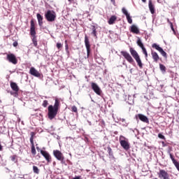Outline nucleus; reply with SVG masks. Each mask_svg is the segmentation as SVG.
I'll use <instances>...</instances> for the list:
<instances>
[{"instance_id": "nucleus-9", "label": "nucleus", "mask_w": 179, "mask_h": 179, "mask_svg": "<svg viewBox=\"0 0 179 179\" xmlns=\"http://www.w3.org/2000/svg\"><path fill=\"white\" fill-rule=\"evenodd\" d=\"M158 177L160 179H170V176L167 173V171L160 169L159 172L158 173Z\"/></svg>"}, {"instance_id": "nucleus-13", "label": "nucleus", "mask_w": 179, "mask_h": 179, "mask_svg": "<svg viewBox=\"0 0 179 179\" xmlns=\"http://www.w3.org/2000/svg\"><path fill=\"white\" fill-rule=\"evenodd\" d=\"M41 154L42 155V156H43V157L45 159L48 163H51L52 160H51V155H50V153H48L47 151L41 150Z\"/></svg>"}, {"instance_id": "nucleus-12", "label": "nucleus", "mask_w": 179, "mask_h": 179, "mask_svg": "<svg viewBox=\"0 0 179 179\" xmlns=\"http://www.w3.org/2000/svg\"><path fill=\"white\" fill-rule=\"evenodd\" d=\"M122 12L123 15H125L128 23H129V24H132V17H131V15H129V13H128V10H127V8H122Z\"/></svg>"}, {"instance_id": "nucleus-35", "label": "nucleus", "mask_w": 179, "mask_h": 179, "mask_svg": "<svg viewBox=\"0 0 179 179\" xmlns=\"http://www.w3.org/2000/svg\"><path fill=\"white\" fill-rule=\"evenodd\" d=\"M65 43H66V41H65ZM65 50L66 54L69 55V47L68 46L67 43L65 45Z\"/></svg>"}, {"instance_id": "nucleus-38", "label": "nucleus", "mask_w": 179, "mask_h": 179, "mask_svg": "<svg viewBox=\"0 0 179 179\" xmlns=\"http://www.w3.org/2000/svg\"><path fill=\"white\" fill-rule=\"evenodd\" d=\"M32 41L34 47H37V40H36V38H33Z\"/></svg>"}, {"instance_id": "nucleus-47", "label": "nucleus", "mask_w": 179, "mask_h": 179, "mask_svg": "<svg viewBox=\"0 0 179 179\" xmlns=\"http://www.w3.org/2000/svg\"><path fill=\"white\" fill-rule=\"evenodd\" d=\"M132 71H133V69H131L130 71H130V73H132Z\"/></svg>"}, {"instance_id": "nucleus-32", "label": "nucleus", "mask_w": 179, "mask_h": 179, "mask_svg": "<svg viewBox=\"0 0 179 179\" xmlns=\"http://www.w3.org/2000/svg\"><path fill=\"white\" fill-rule=\"evenodd\" d=\"M33 171L34 173H35V174H38V173H40V169H38V167H37L36 166H34Z\"/></svg>"}, {"instance_id": "nucleus-19", "label": "nucleus", "mask_w": 179, "mask_h": 179, "mask_svg": "<svg viewBox=\"0 0 179 179\" xmlns=\"http://www.w3.org/2000/svg\"><path fill=\"white\" fill-rule=\"evenodd\" d=\"M130 31L134 34H139L140 33L139 28H138V27L135 24L131 26Z\"/></svg>"}, {"instance_id": "nucleus-21", "label": "nucleus", "mask_w": 179, "mask_h": 179, "mask_svg": "<svg viewBox=\"0 0 179 179\" xmlns=\"http://www.w3.org/2000/svg\"><path fill=\"white\" fill-rule=\"evenodd\" d=\"M115 122H119V124L123 127H128V122H127V120L124 118H120L118 119V122L115 121Z\"/></svg>"}, {"instance_id": "nucleus-22", "label": "nucleus", "mask_w": 179, "mask_h": 179, "mask_svg": "<svg viewBox=\"0 0 179 179\" xmlns=\"http://www.w3.org/2000/svg\"><path fill=\"white\" fill-rule=\"evenodd\" d=\"M148 7H149V9H150V12L152 13V15H155V6H153V3H152V1H149V3H148Z\"/></svg>"}, {"instance_id": "nucleus-33", "label": "nucleus", "mask_w": 179, "mask_h": 179, "mask_svg": "<svg viewBox=\"0 0 179 179\" xmlns=\"http://www.w3.org/2000/svg\"><path fill=\"white\" fill-rule=\"evenodd\" d=\"M11 161H13V163H17V156L13 155L10 157Z\"/></svg>"}, {"instance_id": "nucleus-25", "label": "nucleus", "mask_w": 179, "mask_h": 179, "mask_svg": "<svg viewBox=\"0 0 179 179\" xmlns=\"http://www.w3.org/2000/svg\"><path fill=\"white\" fill-rule=\"evenodd\" d=\"M92 29V36H94V37H97V28L96 27V26L93 25Z\"/></svg>"}, {"instance_id": "nucleus-55", "label": "nucleus", "mask_w": 179, "mask_h": 179, "mask_svg": "<svg viewBox=\"0 0 179 179\" xmlns=\"http://www.w3.org/2000/svg\"><path fill=\"white\" fill-rule=\"evenodd\" d=\"M0 158H1V155H0Z\"/></svg>"}, {"instance_id": "nucleus-11", "label": "nucleus", "mask_w": 179, "mask_h": 179, "mask_svg": "<svg viewBox=\"0 0 179 179\" xmlns=\"http://www.w3.org/2000/svg\"><path fill=\"white\" fill-rule=\"evenodd\" d=\"M85 48L87 50V57L89 58L90 55V43L89 42V38H87V36H85Z\"/></svg>"}, {"instance_id": "nucleus-42", "label": "nucleus", "mask_w": 179, "mask_h": 179, "mask_svg": "<svg viewBox=\"0 0 179 179\" xmlns=\"http://www.w3.org/2000/svg\"><path fill=\"white\" fill-rule=\"evenodd\" d=\"M13 47H17V42H14L13 43Z\"/></svg>"}, {"instance_id": "nucleus-28", "label": "nucleus", "mask_w": 179, "mask_h": 179, "mask_svg": "<svg viewBox=\"0 0 179 179\" xmlns=\"http://www.w3.org/2000/svg\"><path fill=\"white\" fill-rule=\"evenodd\" d=\"M127 103L128 104L132 105L134 104V96L129 95L128 99H127Z\"/></svg>"}, {"instance_id": "nucleus-7", "label": "nucleus", "mask_w": 179, "mask_h": 179, "mask_svg": "<svg viewBox=\"0 0 179 179\" xmlns=\"http://www.w3.org/2000/svg\"><path fill=\"white\" fill-rule=\"evenodd\" d=\"M120 54L125 58L127 62H129V64H132L134 62V58H132V56L129 55V53L127 51H121Z\"/></svg>"}, {"instance_id": "nucleus-51", "label": "nucleus", "mask_w": 179, "mask_h": 179, "mask_svg": "<svg viewBox=\"0 0 179 179\" xmlns=\"http://www.w3.org/2000/svg\"><path fill=\"white\" fill-rule=\"evenodd\" d=\"M21 178H24V176H21Z\"/></svg>"}, {"instance_id": "nucleus-37", "label": "nucleus", "mask_w": 179, "mask_h": 179, "mask_svg": "<svg viewBox=\"0 0 179 179\" xmlns=\"http://www.w3.org/2000/svg\"><path fill=\"white\" fill-rule=\"evenodd\" d=\"M42 106H43V107H47L48 106V101L44 100Z\"/></svg>"}, {"instance_id": "nucleus-4", "label": "nucleus", "mask_w": 179, "mask_h": 179, "mask_svg": "<svg viewBox=\"0 0 179 179\" xmlns=\"http://www.w3.org/2000/svg\"><path fill=\"white\" fill-rule=\"evenodd\" d=\"M6 61L9 62L10 64H13V65L17 64V59L13 53L7 54Z\"/></svg>"}, {"instance_id": "nucleus-27", "label": "nucleus", "mask_w": 179, "mask_h": 179, "mask_svg": "<svg viewBox=\"0 0 179 179\" xmlns=\"http://www.w3.org/2000/svg\"><path fill=\"white\" fill-rule=\"evenodd\" d=\"M107 152L111 158H114V154H113V149L110 146L107 147Z\"/></svg>"}, {"instance_id": "nucleus-6", "label": "nucleus", "mask_w": 179, "mask_h": 179, "mask_svg": "<svg viewBox=\"0 0 179 179\" xmlns=\"http://www.w3.org/2000/svg\"><path fill=\"white\" fill-rule=\"evenodd\" d=\"M152 48H155L157 51H159V52H160L161 55H162L164 58H167V53L159 45H157V43H153L152 45Z\"/></svg>"}, {"instance_id": "nucleus-10", "label": "nucleus", "mask_w": 179, "mask_h": 179, "mask_svg": "<svg viewBox=\"0 0 179 179\" xmlns=\"http://www.w3.org/2000/svg\"><path fill=\"white\" fill-rule=\"evenodd\" d=\"M34 135H36L34 132H31V137L29 141L31 145V153L34 155V156H36V147H34V142L33 141V139H34Z\"/></svg>"}, {"instance_id": "nucleus-2", "label": "nucleus", "mask_w": 179, "mask_h": 179, "mask_svg": "<svg viewBox=\"0 0 179 179\" xmlns=\"http://www.w3.org/2000/svg\"><path fill=\"white\" fill-rule=\"evenodd\" d=\"M129 52L131 55L138 65L139 68L142 69L143 68V64L142 63V60L141 59V57L139 56V54H138V52H136V50H135V49L133 48H129Z\"/></svg>"}, {"instance_id": "nucleus-20", "label": "nucleus", "mask_w": 179, "mask_h": 179, "mask_svg": "<svg viewBox=\"0 0 179 179\" xmlns=\"http://www.w3.org/2000/svg\"><path fill=\"white\" fill-rule=\"evenodd\" d=\"M151 55L152 57V59L154 62H158L159 60L160 59V57H159V55L157 54V52L153 50L151 52Z\"/></svg>"}, {"instance_id": "nucleus-41", "label": "nucleus", "mask_w": 179, "mask_h": 179, "mask_svg": "<svg viewBox=\"0 0 179 179\" xmlns=\"http://www.w3.org/2000/svg\"><path fill=\"white\" fill-rule=\"evenodd\" d=\"M62 47V44L61 43H57V48H58V50H59V48H61Z\"/></svg>"}, {"instance_id": "nucleus-23", "label": "nucleus", "mask_w": 179, "mask_h": 179, "mask_svg": "<svg viewBox=\"0 0 179 179\" xmlns=\"http://www.w3.org/2000/svg\"><path fill=\"white\" fill-rule=\"evenodd\" d=\"M36 17L38 19V25L41 26V27L43 26V17L42 15L40 14V13H38L36 15Z\"/></svg>"}, {"instance_id": "nucleus-44", "label": "nucleus", "mask_w": 179, "mask_h": 179, "mask_svg": "<svg viewBox=\"0 0 179 179\" xmlns=\"http://www.w3.org/2000/svg\"><path fill=\"white\" fill-rule=\"evenodd\" d=\"M73 179H80V177L77 176V177H76V178H73Z\"/></svg>"}, {"instance_id": "nucleus-49", "label": "nucleus", "mask_w": 179, "mask_h": 179, "mask_svg": "<svg viewBox=\"0 0 179 179\" xmlns=\"http://www.w3.org/2000/svg\"><path fill=\"white\" fill-rule=\"evenodd\" d=\"M37 150H40V148L36 147Z\"/></svg>"}, {"instance_id": "nucleus-30", "label": "nucleus", "mask_w": 179, "mask_h": 179, "mask_svg": "<svg viewBox=\"0 0 179 179\" xmlns=\"http://www.w3.org/2000/svg\"><path fill=\"white\" fill-rule=\"evenodd\" d=\"M137 45H138V47L143 48L145 46L143 45V43H142V41L141 40V38H138L137 40Z\"/></svg>"}, {"instance_id": "nucleus-31", "label": "nucleus", "mask_w": 179, "mask_h": 179, "mask_svg": "<svg viewBox=\"0 0 179 179\" xmlns=\"http://www.w3.org/2000/svg\"><path fill=\"white\" fill-rule=\"evenodd\" d=\"M128 141V138H127L125 136H120L119 138V142L120 143H121L122 142H124Z\"/></svg>"}, {"instance_id": "nucleus-16", "label": "nucleus", "mask_w": 179, "mask_h": 179, "mask_svg": "<svg viewBox=\"0 0 179 179\" xmlns=\"http://www.w3.org/2000/svg\"><path fill=\"white\" fill-rule=\"evenodd\" d=\"M53 155L57 160H61V159L64 157V154H62V152L58 150H53Z\"/></svg>"}, {"instance_id": "nucleus-17", "label": "nucleus", "mask_w": 179, "mask_h": 179, "mask_svg": "<svg viewBox=\"0 0 179 179\" xmlns=\"http://www.w3.org/2000/svg\"><path fill=\"white\" fill-rule=\"evenodd\" d=\"M120 143V145L122 146V148H123V149H124V150H129V140H127L126 141H122Z\"/></svg>"}, {"instance_id": "nucleus-29", "label": "nucleus", "mask_w": 179, "mask_h": 179, "mask_svg": "<svg viewBox=\"0 0 179 179\" xmlns=\"http://www.w3.org/2000/svg\"><path fill=\"white\" fill-rule=\"evenodd\" d=\"M159 69L162 72V73H166V66L164 64H159Z\"/></svg>"}, {"instance_id": "nucleus-26", "label": "nucleus", "mask_w": 179, "mask_h": 179, "mask_svg": "<svg viewBox=\"0 0 179 179\" xmlns=\"http://www.w3.org/2000/svg\"><path fill=\"white\" fill-rule=\"evenodd\" d=\"M172 151H173V148L169 147L167 153H168V155H169L170 159L173 161V159H174V156H173V154L171 153Z\"/></svg>"}, {"instance_id": "nucleus-14", "label": "nucleus", "mask_w": 179, "mask_h": 179, "mask_svg": "<svg viewBox=\"0 0 179 179\" xmlns=\"http://www.w3.org/2000/svg\"><path fill=\"white\" fill-rule=\"evenodd\" d=\"M29 73L30 75H32V76H35V78H40L41 76L40 72H38L34 67H31Z\"/></svg>"}, {"instance_id": "nucleus-36", "label": "nucleus", "mask_w": 179, "mask_h": 179, "mask_svg": "<svg viewBox=\"0 0 179 179\" xmlns=\"http://www.w3.org/2000/svg\"><path fill=\"white\" fill-rule=\"evenodd\" d=\"M71 110H72L73 113H78V108L76 106H73L71 107Z\"/></svg>"}, {"instance_id": "nucleus-52", "label": "nucleus", "mask_w": 179, "mask_h": 179, "mask_svg": "<svg viewBox=\"0 0 179 179\" xmlns=\"http://www.w3.org/2000/svg\"><path fill=\"white\" fill-rule=\"evenodd\" d=\"M89 124H90V125H92V122H90Z\"/></svg>"}, {"instance_id": "nucleus-40", "label": "nucleus", "mask_w": 179, "mask_h": 179, "mask_svg": "<svg viewBox=\"0 0 179 179\" xmlns=\"http://www.w3.org/2000/svg\"><path fill=\"white\" fill-rule=\"evenodd\" d=\"M61 162L62 164H65V157H63L61 159L59 160Z\"/></svg>"}, {"instance_id": "nucleus-53", "label": "nucleus", "mask_w": 179, "mask_h": 179, "mask_svg": "<svg viewBox=\"0 0 179 179\" xmlns=\"http://www.w3.org/2000/svg\"><path fill=\"white\" fill-rule=\"evenodd\" d=\"M68 1H69V2H71V0H68Z\"/></svg>"}, {"instance_id": "nucleus-8", "label": "nucleus", "mask_w": 179, "mask_h": 179, "mask_svg": "<svg viewBox=\"0 0 179 179\" xmlns=\"http://www.w3.org/2000/svg\"><path fill=\"white\" fill-rule=\"evenodd\" d=\"M91 87L92 90H94V93H96V94H97L98 96H101V93H102L101 89L100 88V87H99V85L96 83H92Z\"/></svg>"}, {"instance_id": "nucleus-39", "label": "nucleus", "mask_w": 179, "mask_h": 179, "mask_svg": "<svg viewBox=\"0 0 179 179\" xmlns=\"http://www.w3.org/2000/svg\"><path fill=\"white\" fill-rule=\"evenodd\" d=\"M158 138H159V139H166L164 136L163 134H158Z\"/></svg>"}, {"instance_id": "nucleus-1", "label": "nucleus", "mask_w": 179, "mask_h": 179, "mask_svg": "<svg viewBox=\"0 0 179 179\" xmlns=\"http://www.w3.org/2000/svg\"><path fill=\"white\" fill-rule=\"evenodd\" d=\"M60 102L58 99H55L54 106L50 105L48 108V117L50 120H54L58 114V110H59Z\"/></svg>"}, {"instance_id": "nucleus-5", "label": "nucleus", "mask_w": 179, "mask_h": 179, "mask_svg": "<svg viewBox=\"0 0 179 179\" xmlns=\"http://www.w3.org/2000/svg\"><path fill=\"white\" fill-rule=\"evenodd\" d=\"M10 87L14 92H10V94L14 96V97H17V92H19V87L17 86V84H16V83H10Z\"/></svg>"}, {"instance_id": "nucleus-50", "label": "nucleus", "mask_w": 179, "mask_h": 179, "mask_svg": "<svg viewBox=\"0 0 179 179\" xmlns=\"http://www.w3.org/2000/svg\"><path fill=\"white\" fill-rule=\"evenodd\" d=\"M142 2H146V0H142Z\"/></svg>"}, {"instance_id": "nucleus-54", "label": "nucleus", "mask_w": 179, "mask_h": 179, "mask_svg": "<svg viewBox=\"0 0 179 179\" xmlns=\"http://www.w3.org/2000/svg\"><path fill=\"white\" fill-rule=\"evenodd\" d=\"M92 101H94L93 99H92Z\"/></svg>"}, {"instance_id": "nucleus-34", "label": "nucleus", "mask_w": 179, "mask_h": 179, "mask_svg": "<svg viewBox=\"0 0 179 179\" xmlns=\"http://www.w3.org/2000/svg\"><path fill=\"white\" fill-rule=\"evenodd\" d=\"M141 50H142L143 54H144L145 58H148V51L146 50V48L144 47V48H142Z\"/></svg>"}, {"instance_id": "nucleus-43", "label": "nucleus", "mask_w": 179, "mask_h": 179, "mask_svg": "<svg viewBox=\"0 0 179 179\" xmlns=\"http://www.w3.org/2000/svg\"><path fill=\"white\" fill-rule=\"evenodd\" d=\"M170 24H171V30L174 31V27H173V23L170 22Z\"/></svg>"}, {"instance_id": "nucleus-3", "label": "nucleus", "mask_w": 179, "mask_h": 179, "mask_svg": "<svg viewBox=\"0 0 179 179\" xmlns=\"http://www.w3.org/2000/svg\"><path fill=\"white\" fill-rule=\"evenodd\" d=\"M45 17L48 20V22H54L55 20V17L57 15L55 13L51 10H48L47 13L45 14Z\"/></svg>"}, {"instance_id": "nucleus-48", "label": "nucleus", "mask_w": 179, "mask_h": 179, "mask_svg": "<svg viewBox=\"0 0 179 179\" xmlns=\"http://www.w3.org/2000/svg\"><path fill=\"white\" fill-rule=\"evenodd\" d=\"M162 145L163 146H166V145L164 144V142H162Z\"/></svg>"}, {"instance_id": "nucleus-18", "label": "nucleus", "mask_w": 179, "mask_h": 179, "mask_svg": "<svg viewBox=\"0 0 179 179\" xmlns=\"http://www.w3.org/2000/svg\"><path fill=\"white\" fill-rule=\"evenodd\" d=\"M30 34L32 37H36V27L34 26V22L31 21Z\"/></svg>"}, {"instance_id": "nucleus-46", "label": "nucleus", "mask_w": 179, "mask_h": 179, "mask_svg": "<svg viewBox=\"0 0 179 179\" xmlns=\"http://www.w3.org/2000/svg\"><path fill=\"white\" fill-rule=\"evenodd\" d=\"M2 150V145L0 144V151Z\"/></svg>"}, {"instance_id": "nucleus-15", "label": "nucleus", "mask_w": 179, "mask_h": 179, "mask_svg": "<svg viewBox=\"0 0 179 179\" xmlns=\"http://www.w3.org/2000/svg\"><path fill=\"white\" fill-rule=\"evenodd\" d=\"M136 118H138L140 121H142V122H145V124H149V119L148 117L145 116L143 114H138L136 115Z\"/></svg>"}, {"instance_id": "nucleus-24", "label": "nucleus", "mask_w": 179, "mask_h": 179, "mask_svg": "<svg viewBox=\"0 0 179 179\" xmlns=\"http://www.w3.org/2000/svg\"><path fill=\"white\" fill-rule=\"evenodd\" d=\"M117 20V17L113 15L110 17L109 20L108 21V24H114V22Z\"/></svg>"}, {"instance_id": "nucleus-45", "label": "nucleus", "mask_w": 179, "mask_h": 179, "mask_svg": "<svg viewBox=\"0 0 179 179\" xmlns=\"http://www.w3.org/2000/svg\"><path fill=\"white\" fill-rule=\"evenodd\" d=\"M113 3H115V0H110Z\"/></svg>"}]
</instances>
